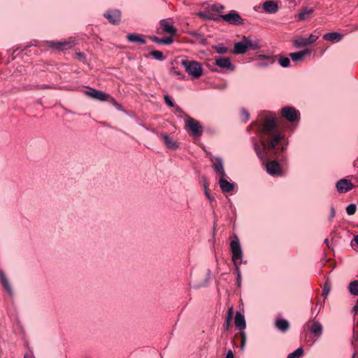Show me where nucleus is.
Returning a JSON list of instances; mask_svg holds the SVG:
<instances>
[{
    "label": "nucleus",
    "mask_w": 358,
    "mask_h": 358,
    "mask_svg": "<svg viewBox=\"0 0 358 358\" xmlns=\"http://www.w3.org/2000/svg\"><path fill=\"white\" fill-rule=\"evenodd\" d=\"M0 277H1V281L3 288L5 289V290H6V292L8 293L9 295H12L13 294L12 287H11V285H10L6 275L3 274V273H1L0 275Z\"/></svg>",
    "instance_id": "obj_27"
},
{
    "label": "nucleus",
    "mask_w": 358,
    "mask_h": 358,
    "mask_svg": "<svg viewBox=\"0 0 358 358\" xmlns=\"http://www.w3.org/2000/svg\"><path fill=\"white\" fill-rule=\"evenodd\" d=\"M224 8V6L222 5L213 4L210 6V9L213 11L220 13Z\"/></svg>",
    "instance_id": "obj_41"
},
{
    "label": "nucleus",
    "mask_w": 358,
    "mask_h": 358,
    "mask_svg": "<svg viewBox=\"0 0 358 358\" xmlns=\"http://www.w3.org/2000/svg\"><path fill=\"white\" fill-rule=\"evenodd\" d=\"M293 45L296 48H301L310 45L306 38L297 37L293 40Z\"/></svg>",
    "instance_id": "obj_24"
},
{
    "label": "nucleus",
    "mask_w": 358,
    "mask_h": 358,
    "mask_svg": "<svg viewBox=\"0 0 358 358\" xmlns=\"http://www.w3.org/2000/svg\"><path fill=\"white\" fill-rule=\"evenodd\" d=\"M310 50L305 49L301 51L290 53L289 57L293 62H299L303 60L306 56L310 55Z\"/></svg>",
    "instance_id": "obj_17"
},
{
    "label": "nucleus",
    "mask_w": 358,
    "mask_h": 358,
    "mask_svg": "<svg viewBox=\"0 0 358 358\" xmlns=\"http://www.w3.org/2000/svg\"><path fill=\"white\" fill-rule=\"evenodd\" d=\"M343 35L337 32H331L325 34L323 36V38L326 41L331 42L339 41L342 39Z\"/></svg>",
    "instance_id": "obj_22"
},
{
    "label": "nucleus",
    "mask_w": 358,
    "mask_h": 358,
    "mask_svg": "<svg viewBox=\"0 0 358 358\" xmlns=\"http://www.w3.org/2000/svg\"><path fill=\"white\" fill-rule=\"evenodd\" d=\"M206 197L210 200V201H213L214 199L213 197H212L210 194H207V196Z\"/></svg>",
    "instance_id": "obj_54"
},
{
    "label": "nucleus",
    "mask_w": 358,
    "mask_h": 358,
    "mask_svg": "<svg viewBox=\"0 0 358 358\" xmlns=\"http://www.w3.org/2000/svg\"><path fill=\"white\" fill-rule=\"evenodd\" d=\"M227 176L220 177L219 178V185L223 192H232L234 189L235 185L233 182H229L226 179Z\"/></svg>",
    "instance_id": "obj_16"
},
{
    "label": "nucleus",
    "mask_w": 358,
    "mask_h": 358,
    "mask_svg": "<svg viewBox=\"0 0 358 358\" xmlns=\"http://www.w3.org/2000/svg\"><path fill=\"white\" fill-rule=\"evenodd\" d=\"M354 241L358 245V234L354 237Z\"/></svg>",
    "instance_id": "obj_55"
},
{
    "label": "nucleus",
    "mask_w": 358,
    "mask_h": 358,
    "mask_svg": "<svg viewBox=\"0 0 358 358\" xmlns=\"http://www.w3.org/2000/svg\"><path fill=\"white\" fill-rule=\"evenodd\" d=\"M150 39L152 41L164 45H170L173 43V38L171 37H166L164 38H159L156 36H151Z\"/></svg>",
    "instance_id": "obj_29"
},
{
    "label": "nucleus",
    "mask_w": 358,
    "mask_h": 358,
    "mask_svg": "<svg viewBox=\"0 0 358 358\" xmlns=\"http://www.w3.org/2000/svg\"><path fill=\"white\" fill-rule=\"evenodd\" d=\"M76 57L78 59L80 60V61H85V57H84V55L83 53H76Z\"/></svg>",
    "instance_id": "obj_47"
},
{
    "label": "nucleus",
    "mask_w": 358,
    "mask_h": 358,
    "mask_svg": "<svg viewBox=\"0 0 358 358\" xmlns=\"http://www.w3.org/2000/svg\"><path fill=\"white\" fill-rule=\"evenodd\" d=\"M176 113L178 115V117H182L183 116H185L186 117V114H185V113L182 111V110L179 108V107H177L176 109Z\"/></svg>",
    "instance_id": "obj_46"
},
{
    "label": "nucleus",
    "mask_w": 358,
    "mask_h": 358,
    "mask_svg": "<svg viewBox=\"0 0 358 358\" xmlns=\"http://www.w3.org/2000/svg\"><path fill=\"white\" fill-rule=\"evenodd\" d=\"M225 358H234V354H233V352L231 350H229L227 355H226V357Z\"/></svg>",
    "instance_id": "obj_48"
},
{
    "label": "nucleus",
    "mask_w": 358,
    "mask_h": 358,
    "mask_svg": "<svg viewBox=\"0 0 358 358\" xmlns=\"http://www.w3.org/2000/svg\"><path fill=\"white\" fill-rule=\"evenodd\" d=\"M357 207L354 203H350L346 207V212L349 215H352L356 213Z\"/></svg>",
    "instance_id": "obj_37"
},
{
    "label": "nucleus",
    "mask_w": 358,
    "mask_h": 358,
    "mask_svg": "<svg viewBox=\"0 0 358 358\" xmlns=\"http://www.w3.org/2000/svg\"><path fill=\"white\" fill-rule=\"evenodd\" d=\"M352 311L355 313V314H357L358 313V303H357V304L353 307L352 308Z\"/></svg>",
    "instance_id": "obj_53"
},
{
    "label": "nucleus",
    "mask_w": 358,
    "mask_h": 358,
    "mask_svg": "<svg viewBox=\"0 0 358 358\" xmlns=\"http://www.w3.org/2000/svg\"><path fill=\"white\" fill-rule=\"evenodd\" d=\"M182 66L185 68V71L192 78L197 79L203 74V68L199 62L194 60L182 59L181 61Z\"/></svg>",
    "instance_id": "obj_2"
},
{
    "label": "nucleus",
    "mask_w": 358,
    "mask_h": 358,
    "mask_svg": "<svg viewBox=\"0 0 358 358\" xmlns=\"http://www.w3.org/2000/svg\"><path fill=\"white\" fill-rule=\"evenodd\" d=\"M196 15L205 20H213L217 22L220 20L218 16H215L212 13L208 12H198Z\"/></svg>",
    "instance_id": "obj_23"
},
{
    "label": "nucleus",
    "mask_w": 358,
    "mask_h": 358,
    "mask_svg": "<svg viewBox=\"0 0 358 358\" xmlns=\"http://www.w3.org/2000/svg\"><path fill=\"white\" fill-rule=\"evenodd\" d=\"M127 38L130 43H138L141 45L145 43V40L141 34L130 33L127 35Z\"/></svg>",
    "instance_id": "obj_19"
},
{
    "label": "nucleus",
    "mask_w": 358,
    "mask_h": 358,
    "mask_svg": "<svg viewBox=\"0 0 358 358\" xmlns=\"http://www.w3.org/2000/svg\"><path fill=\"white\" fill-rule=\"evenodd\" d=\"M356 343H357V344H358V334H357V335H355V336H354V340L352 341V344H353L354 345H356Z\"/></svg>",
    "instance_id": "obj_50"
},
{
    "label": "nucleus",
    "mask_w": 358,
    "mask_h": 358,
    "mask_svg": "<svg viewBox=\"0 0 358 358\" xmlns=\"http://www.w3.org/2000/svg\"><path fill=\"white\" fill-rule=\"evenodd\" d=\"M84 94L92 99L101 101H110L114 104H117L116 101L111 97L108 94H106L101 90L89 87L88 90L84 92Z\"/></svg>",
    "instance_id": "obj_4"
},
{
    "label": "nucleus",
    "mask_w": 358,
    "mask_h": 358,
    "mask_svg": "<svg viewBox=\"0 0 358 358\" xmlns=\"http://www.w3.org/2000/svg\"><path fill=\"white\" fill-rule=\"evenodd\" d=\"M104 17L107 18L112 24H117L120 20V12L118 10L108 11L104 14Z\"/></svg>",
    "instance_id": "obj_18"
},
{
    "label": "nucleus",
    "mask_w": 358,
    "mask_h": 358,
    "mask_svg": "<svg viewBox=\"0 0 358 358\" xmlns=\"http://www.w3.org/2000/svg\"><path fill=\"white\" fill-rule=\"evenodd\" d=\"M357 303H358V299H357Z\"/></svg>",
    "instance_id": "obj_58"
},
{
    "label": "nucleus",
    "mask_w": 358,
    "mask_h": 358,
    "mask_svg": "<svg viewBox=\"0 0 358 358\" xmlns=\"http://www.w3.org/2000/svg\"><path fill=\"white\" fill-rule=\"evenodd\" d=\"M259 137L263 151L257 143L254 144V148L262 161L268 157H274L279 152H283L287 148V142L285 135L279 131L278 122L272 115L265 118Z\"/></svg>",
    "instance_id": "obj_1"
},
{
    "label": "nucleus",
    "mask_w": 358,
    "mask_h": 358,
    "mask_svg": "<svg viewBox=\"0 0 358 358\" xmlns=\"http://www.w3.org/2000/svg\"><path fill=\"white\" fill-rule=\"evenodd\" d=\"M303 350L302 348H299L295 351L289 353L287 355V358H300L303 355Z\"/></svg>",
    "instance_id": "obj_33"
},
{
    "label": "nucleus",
    "mask_w": 358,
    "mask_h": 358,
    "mask_svg": "<svg viewBox=\"0 0 358 358\" xmlns=\"http://www.w3.org/2000/svg\"><path fill=\"white\" fill-rule=\"evenodd\" d=\"M235 266V272L238 277H240L241 275V270H240V265L241 264V262H237L236 263H234Z\"/></svg>",
    "instance_id": "obj_44"
},
{
    "label": "nucleus",
    "mask_w": 358,
    "mask_h": 358,
    "mask_svg": "<svg viewBox=\"0 0 358 358\" xmlns=\"http://www.w3.org/2000/svg\"><path fill=\"white\" fill-rule=\"evenodd\" d=\"M185 127L191 131V134L196 138L200 137L203 134V127L196 120L186 115Z\"/></svg>",
    "instance_id": "obj_3"
},
{
    "label": "nucleus",
    "mask_w": 358,
    "mask_h": 358,
    "mask_svg": "<svg viewBox=\"0 0 358 358\" xmlns=\"http://www.w3.org/2000/svg\"><path fill=\"white\" fill-rule=\"evenodd\" d=\"M336 211L334 207L331 208V218H333L335 216Z\"/></svg>",
    "instance_id": "obj_52"
},
{
    "label": "nucleus",
    "mask_w": 358,
    "mask_h": 358,
    "mask_svg": "<svg viewBox=\"0 0 358 358\" xmlns=\"http://www.w3.org/2000/svg\"><path fill=\"white\" fill-rule=\"evenodd\" d=\"M230 248L232 253L231 259L233 263L241 262L243 254L240 241L237 237H235V238L231 241Z\"/></svg>",
    "instance_id": "obj_6"
},
{
    "label": "nucleus",
    "mask_w": 358,
    "mask_h": 358,
    "mask_svg": "<svg viewBox=\"0 0 358 358\" xmlns=\"http://www.w3.org/2000/svg\"><path fill=\"white\" fill-rule=\"evenodd\" d=\"M240 335L241 338V349L243 350L246 343V333L245 331H241Z\"/></svg>",
    "instance_id": "obj_40"
},
{
    "label": "nucleus",
    "mask_w": 358,
    "mask_h": 358,
    "mask_svg": "<svg viewBox=\"0 0 358 358\" xmlns=\"http://www.w3.org/2000/svg\"><path fill=\"white\" fill-rule=\"evenodd\" d=\"M310 331L314 334L317 338H319L322 334L323 327L320 322L316 320H311L306 323Z\"/></svg>",
    "instance_id": "obj_11"
},
{
    "label": "nucleus",
    "mask_w": 358,
    "mask_h": 358,
    "mask_svg": "<svg viewBox=\"0 0 358 358\" xmlns=\"http://www.w3.org/2000/svg\"><path fill=\"white\" fill-rule=\"evenodd\" d=\"M357 355H358V353H357V351H355V352H354V354H353L352 358H355V357H356V356H357Z\"/></svg>",
    "instance_id": "obj_57"
},
{
    "label": "nucleus",
    "mask_w": 358,
    "mask_h": 358,
    "mask_svg": "<svg viewBox=\"0 0 358 358\" xmlns=\"http://www.w3.org/2000/svg\"><path fill=\"white\" fill-rule=\"evenodd\" d=\"M319 38V36L318 35H315V34H311L307 38L308 43H309V45H311L313 44L315 41H316V40Z\"/></svg>",
    "instance_id": "obj_42"
},
{
    "label": "nucleus",
    "mask_w": 358,
    "mask_h": 358,
    "mask_svg": "<svg viewBox=\"0 0 358 358\" xmlns=\"http://www.w3.org/2000/svg\"><path fill=\"white\" fill-rule=\"evenodd\" d=\"M170 73H171V74L176 76L178 77L179 78H183V75L182 74V73L180 72L179 71H177L174 67L171 69Z\"/></svg>",
    "instance_id": "obj_43"
},
{
    "label": "nucleus",
    "mask_w": 358,
    "mask_h": 358,
    "mask_svg": "<svg viewBox=\"0 0 358 358\" xmlns=\"http://www.w3.org/2000/svg\"><path fill=\"white\" fill-rule=\"evenodd\" d=\"M281 114L289 122H294L299 118V112L292 106H285L282 108Z\"/></svg>",
    "instance_id": "obj_8"
},
{
    "label": "nucleus",
    "mask_w": 358,
    "mask_h": 358,
    "mask_svg": "<svg viewBox=\"0 0 358 358\" xmlns=\"http://www.w3.org/2000/svg\"><path fill=\"white\" fill-rule=\"evenodd\" d=\"M150 55L155 59L162 61L164 59V55L161 51L154 50L150 52Z\"/></svg>",
    "instance_id": "obj_34"
},
{
    "label": "nucleus",
    "mask_w": 358,
    "mask_h": 358,
    "mask_svg": "<svg viewBox=\"0 0 358 358\" xmlns=\"http://www.w3.org/2000/svg\"><path fill=\"white\" fill-rule=\"evenodd\" d=\"M220 20L233 25L243 24L244 20L236 10H231L228 13L219 15Z\"/></svg>",
    "instance_id": "obj_5"
},
{
    "label": "nucleus",
    "mask_w": 358,
    "mask_h": 358,
    "mask_svg": "<svg viewBox=\"0 0 358 358\" xmlns=\"http://www.w3.org/2000/svg\"><path fill=\"white\" fill-rule=\"evenodd\" d=\"M24 358H34V357L33 354L31 352H30V353L25 354L24 356Z\"/></svg>",
    "instance_id": "obj_51"
},
{
    "label": "nucleus",
    "mask_w": 358,
    "mask_h": 358,
    "mask_svg": "<svg viewBox=\"0 0 358 358\" xmlns=\"http://www.w3.org/2000/svg\"><path fill=\"white\" fill-rule=\"evenodd\" d=\"M249 117H250V114L249 113L245 110V109H243L241 111V118L243 121L244 122H246L249 120Z\"/></svg>",
    "instance_id": "obj_39"
},
{
    "label": "nucleus",
    "mask_w": 358,
    "mask_h": 358,
    "mask_svg": "<svg viewBox=\"0 0 358 358\" xmlns=\"http://www.w3.org/2000/svg\"><path fill=\"white\" fill-rule=\"evenodd\" d=\"M354 187L353 184L348 179L343 178L336 182V188L339 193H345Z\"/></svg>",
    "instance_id": "obj_12"
},
{
    "label": "nucleus",
    "mask_w": 358,
    "mask_h": 358,
    "mask_svg": "<svg viewBox=\"0 0 358 358\" xmlns=\"http://www.w3.org/2000/svg\"><path fill=\"white\" fill-rule=\"evenodd\" d=\"M213 49L219 54H224L228 51V48L222 45H215L213 47Z\"/></svg>",
    "instance_id": "obj_35"
},
{
    "label": "nucleus",
    "mask_w": 358,
    "mask_h": 358,
    "mask_svg": "<svg viewBox=\"0 0 358 358\" xmlns=\"http://www.w3.org/2000/svg\"><path fill=\"white\" fill-rule=\"evenodd\" d=\"M236 283H237V285L238 287H241V275L240 277H238L236 278Z\"/></svg>",
    "instance_id": "obj_49"
},
{
    "label": "nucleus",
    "mask_w": 358,
    "mask_h": 358,
    "mask_svg": "<svg viewBox=\"0 0 358 358\" xmlns=\"http://www.w3.org/2000/svg\"><path fill=\"white\" fill-rule=\"evenodd\" d=\"M235 326L241 331H244L246 327L245 320L243 315L236 312L235 315Z\"/></svg>",
    "instance_id": "obj_20"
},
{
    "label": "nucleus",
    "mask_w": 358,
    "mask_h": 358,
    "mask_svg": "<svg viewBox=\"0 0 358 358\" xmlns=\"http://www.w3.org/2000/svg\"><path fill=\"white\" fill-rule=\"evenodd\" d=\"M263 7L266 12L270 13H274L278 10L277 4L272 1H266L264 3Z\"/></svg>",
    "instance_id": "obj_25"
},
{
    "label": "nucleus",
    "mask_w": 358,
    "mask_h": 358,
    "mask_svg": "<svg viewBox=\"0 0 358 358\" xmlns=\"http://www.w3.org/2000/svg\"><path fill=\"white\" fill-rule=\"evenodd\" d=\"M279 64L282 67H288L290 64V60L288 57H280L279 58Z\"/></svg>",
    "instance_id": "obj_36"
},
{
    "label": "nucleus",
    "mask_w": 358,
    "mask_h": 358,
    "mask_svg": "<svg viewBox=\"0 0 358 358\" xmlns=\"http://www.w3.org/2000/svg\"><path fill=\"white\" fill-rule=\"evenodd\" d=\"M234 52L236 54L239 55L245 53L247 52V46L245 37L242 41L234 43Z\"/></svg>",
    "instance_id": "obj_21"
},
{
    "label": "nucleus",
    "mask_w": 358,
    "mask_h": 358,
    "mask_svg": "<svg viewBox=\"0 0 358 358\" xmlns=\"http://www.w3.org/2000/svg\"><path fill=\"white\" fill-rule=\"evenodd\" d=\"M164 101H165L166 103L169 107H173L174 106L173 102L172 101V100L171 99V98L168 95L164 96Z\"/></svg>",
    "instance_id": "obj_45"
},
{
    "label": "nucleus",
    "mask_w": 358,
    "mask_h": 358,
    "mask_svg": "<svg viewBox=\"0 0 358 358\" xmlns=\"http://www.w3.org/2000/svg\"><path fill=\"white\" fill-rule=\"evenodd\" d=\"M159 25L162 29L163 31L166 34L173 36L177 32V29L173 26V24L169 21V20L164 19L160 20Z\"/></svg>",
    "instance_id": "obj_13"
},
{
    "label": "nucleus",
    "mask_w": 358,
    "mask_h": 358,
    "mask_svg": "<svg viewBox=\"0 0 358 358\" xmlns=\"http://www.w3.org/2000/svg\"><path fill=\"white\" fill-rule=\"evenodd\" d=\"M331 291V285L327 282L324 284V288L322 290V296L325 298L327 297L328 294Z\"/></svg>",
    "instance_id": "obj_38"
},
{
    "label": "nucleus",
    "mask_w": 358,
    "mask_h": 358,
    "mask_svg": "<svg viewBox=\"0 0 358 358\" xmlns=\"http://www.w3.org/2000/svg\"><path fill=\"white\" fill-rule=\"evenodd\" d=\"M233 315H234L233 307H230L228 310V314H227V319L223 324V328L225 330H229L230 329Z\"/></svg>",
    "instance_id": "obj_28"
},
{
    "label": "nucleus",
    "mask_w": 358,
    "mask_h": 358,
    "mask_svg": "<svg viewBox=\"0 0 358 358\" xmlns=\"http://www.w3.org/2000/svg\"><path fill=\"white\" fill-rule=\"evenodd\" d=\"M349 292L354 296H358V280L352 281L348 285Z\"/></svg>",
    "instance_id": "obj_32"
},
{
    "label": "nucleus",
    "mask_w": 358,
    "mask_h": 358,
    "mask_svg": "<svg viewBox=\"0 0 358 358\" xmlns=\"http://www.w3.org/2000/svg\"><path fill=\"white\" fill-rule=\"evenodd\" d=\"M247 50H257L260 48L259 43L258 41H252L249 38L245 37Z\"/></svg>",
    "instance_id": "obj_31"
},
{
    "label": "nucleus",
    "mask_w": 358,
    "mask_h": 358,
    "mask_svg": "<svg viewBox=\"0 0 358 358\" xmlns=\"http://www.w3.org/2000/svg\"><path fill=\"white\" fill-rule=\"evenodd\" d=\"M215 64L222 69H227L230 71H234V67L231 62L230 59L227 57H219L215 59Z\"/></svg>",
    "instance_id": "obj_15"
},
{
    "label": "nucleus",
    "mask_w": 358,
    "mask_h": 358,
    "mask_svg": "<svg viewBox=\"0 0 358 358\" xmlns=\"http://www.w3.org/2000/svg\"><path fill=\"white\" fill-rule=\"evenodd\" d=\"M159 136L163 141L166 148L175 150L179 148V143L168 134L162 132L159 134Z\"/></svg>",
    "instance_id": "obj_9"
},
{
    "label": "nucleus",
    "mask_w": 358,
    "mask_h": 358,
    "mask_svg": "<svg viewBox=\"0 0 358 358\" xmlns=\"http://www.w3.org/2000/svg\"><path fill=\"white\" fill-rule=\"evenodd\" d=\"M266 171L270 175H280L281 167L278 162L270 161L266 164Z\"/></svg>",
    "instance_id": "obj_14"
},
{
    "label": "nucleus",
    "mask_w": 358,
    "mask_h": 358,
    "mask_svg": "<svg viewBox=\"0 0 358 358\" xmlns=\"http://www.w3.org/2000/svg\"><path fill=\"white\" fill-rule=\"evenodd\" d=\"M313 11L314 10L312 8L306 7L303 8L298 14L299 19L301 20H306Z\"/></svg>",
    "instance_id": "obj_30"
},
{
    "label": "nucleus",
    "mask_w": 358,
    "mask_h": 358,
    "mask_svg": "<svg viewBox=\"0 0 358 358\" xmlns=\"http://www.w3.org/2000/svg\"><path fill=\"white\" fill-rule=\"evenodd\" d=\"M214 171L220 177L227 176L224 169L223 161L220 157H215L211 159Z\"/></svg>",
    "instance_id": "obj_10"
},
{
    "label": "nucleus",
    "mask_w": 358,
    "mask_h": 358,
    "mask_svg": "<svg viewBox=\"0 0 358 358\" xmlns=\"http://www.w3.org/2000/svg\"><path fill=\"white\" fill-rule=\"evenodd\" d=\"M47 43L50 47L59 50H64L71 48L75 45L74 41L71 38L59 42L48 41Z\"/></svg>",
    "instance_id": "obj_7"
},
{
    "label": "nucleus",
    "mask_w": 358,
    "mask_h": 358,
    "mask_svg": "<svg viewBox=\"0 0 358 358\" xmlns=\"http://www.w3.org/2000/svg\"><path fill=\"white\" fill-rule=\"evenodd\" d=\"M204 189H205V194H206V196H207V194H209V193L208 192L207 186L206 185L204 186Z\"/></svg>",
    "instance_id": "obj_56"
},
{
    "label": "nucleus",
    "mask_w": 358,
    "mask_h": 358,
    "mask_svg": "<svg viewBox=\"0 0 358 358\" xmlns=\"http://www.w3.org/2000/svg\"><path fill=\"white\" fill-rule=\"evenodd\" d=\"M275 327L281 331H286L289 328V324L287 320L278 319L275 321Z\"/></svg>",
    "instance_id": "obj_26"
}]
</instances>
